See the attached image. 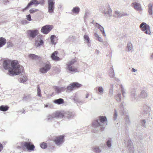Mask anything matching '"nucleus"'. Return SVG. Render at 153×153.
Segmentation results:
<instances>
[{"label": "nucleus", "instance_id": "51", "mask_svg": "<svg viewBox=\"0 0 153 153\" xmlns=\"http://www.w3.org/2000/svg\"><path fill=\"white\" fill-rule=\"evenodd\" d=\"M102 43L106 47H107L109 45V44L107 41H103Z\"/></svg>", "mask_w": 153, "mask_h": 153}, {"label": "nucleus", "instance_id": "16", "mask_svg": "<svg viewBox=\"0 0 153 153\" xmlns=\"http://www.w3.org/2000/svg\"><path fill=\"white\" fill-rule=\"evenodd\" d=\"M24 146L27 149L30 151L34 150L35 148L34 145L30 142H25L24 143Z\"/></svg>", "mask_w": 153, "mask_h": 153}, {"label": "nucleus", "instance_id": "17", "mask_svg": "<svg viewBox=\"0 0 153 153\" xmlns=\"http://www.w3.org/2000/svg\"><path fill=\"white\" fill-rule=\"evenodd\" d=\"M131 6L136 10L138 11L142 10L143 9L140 4L135 2L132 3Z\"/></svg>", "mask_w": 153, "mask_h": 153}, {"label": "nucleus", "instance_id": "35", "mask_svg": "<svg viewBox=\"0 0 153 153\" xmlns=\"http://www.w3.org/2000/svg\"><path fill=\"white\" fill-rule=\"evenodd\" d=\"M126 124L127 126H128L130 124L131 122L128 116L126 115L125 117Z\"/></svg>", "mask_w": 153, "mask_h": 153}, {"label": "nucleus", "instance_id": "30", "mask_svg": "<svg viewBox=\"0 0 153 153\" xmlns=\"http://www.w3.org/2000/svg\"><path fill=\"white\" fill-rule=\"evenodd\" d=\"M84 39L86 41V42L88 44V46H90V41L88 36L86 35H85L84 36Z\"/></svg>", "mask_w": 153, "mask_h": 153}, {"label": "nucleus", "instance_id": "32", "mask_svg": "<svg viewBox=\"0 0 153 153\" xmlns=\"http://www.w3.org/2000/svg\"><path fill=\"white\" fill-rule=\"evenodd\" d=\"M120 87L121 90L122 94L124 97H125L126 94V90L124 88L122 85H120Z\"/></svg>", "mask_w": 153, "mask_h": 153}, {"label": "nucleus", "instance_id": "33", "mask_svg": "<svg viewBox=\"0 0 153 153\" xmlns=\"http://www.w3.org/2000/svg\"><path fill=\"white\" fill-rule=\"evenodd\" d=\"M29 57L31 59L33 60H36L38 59V56L33 54H30L29 55Z\"/></svg>", "mask_w": 153, "mask_h": 153}, {"label": "nucleus", "instance_id": "23", "mask_svg": "<svg viewBox=\"0 0 153 153\" xmlns=\"http://www.w3.org/2000/svg\"><path fill=\"white\" fill-rule=\"evenodd\" d=\"M80 11V8L78 7H74L72 10V12L76 14H79Z\"/></svg>", "mask_w": 153, "mask_h": 153}, {"label": "nucleus", "instance_id": "41", "mask_svg": "<svg viewBox=\"0 0 153 153\" xmlns=\"http://www.w3.org/2000/svg\"><path fill=\"white\" fill-rule=\"evenodd\" d=\"M41 148L43 149H45L47 147L46 143L45 142H43L40 145Z\"/></svg>", "mask_w": 153, "mask_h": 153}, {"label": "nucleus", "instance_id": "7", "mask_svg": "<svg viewBox=\"0 0 153 153\" xmlns=\"http://www.w3.org/2000/svg\"><path fill=\"white\" fill-rule=\"evenodd\" d=\"M140 27L142 30L147 34H150L151 32L149 26L146 23H142L140 25Z\"/></svg>", "mask_w": 153, "mask_h": 153}, {"label": "nucleus", "instance_id": "28", "mask_svg": "<svg viewBox=\"0 0 153 153\" xmlns=\"http://www.w3.org/2000/svg\"><path fill=\"white\" fill-rule=\"evenodd\" d=\"M98 94L102 95L104 93V89L102 86H99L98 88Z\"/></svg>", "mask_w": 153, "mask_h": 153}, {"label": "nucleus", "instance_id": "31", "mask_svg": "<svg viewBox=\"0 0 153 153\" xmlns=\"http://www.w3.org/2000/svg\"><path fill=\"white\" fill-rule=\"evenodd\" d=\"M112 142V140L111 138H109L107 139L106 142V145L108 148H110L111 147Z\"/></svg>", "mask_w": 153, "mask_h": 153}, {"label": "nucleus", "instance_id": "42", "mask_svg": "<svg viewBox=\"0 0 153 153\" xmlns=\"http://www.w3.org/2000/svg\"><path fill=\"white\" fill-rule=\"evenodd\" d=\"M111 71L109 75L111 77H113L114 76V70L113 68H111L110 69Z\"/></svg>", "mask_w": 153, "mask_h": 153}, {"label": "nucleus", "instance_id": "43", "mask_svg": "<svg viewBox=\"0 0 153 153\" xmlns=\"http://www.w3.org/2000/svg\"><path fill=\"white\" fill-rule=\"evenodd\" d=\"M117 110L116 109H114V120H115L117 119Z\"/></svg>", "mask_w": 153, "mask_h": 153}, {"label": "nucleus", "instance_id": "38", "mask_svg": "<svg viewBox=\"0 0 153 153\" xmlns=\"http://www.w3.org/2000/svg\"><path fill=\"white\" fill-rule=\"evenodd\" d=\"M95 26L97 27L99 29H100L101 32H102L103 30H104V29L103 27L97 23H96Z\"/></svg>", "mask_w": 153, "mask_h": 153}, {"label": "nucleus", "instance_id": "13", "mask_svg": "<svg viewBox=\"0 0 153 153\" xmlns=\"http://www.w3.org/2000/svg\"><path fill=\"white\" fill-rule=\"evenodd\" d=\"M102 12L105 16L108 15L109 16H111L112 15V10L109 6L105 7H103L102 8Z\"/></svg>", "mask_w": 153, "mask_h": 153}, {"label": "nucleus", "instance_id": "44", "mask_svg": "<svg viewBox=\"0 0 153 153\" xmlns=\"http://www.w3.org/2000/svg\"><path fill=\"white\" fill-rule=\"evenodd\" d=\"M125 107V105H124V102H123L121 103V104L120 105V110H119V111H122L124 109V108Z\"/></svg>", "mask_w": 153, "mask_h": 153}, {"label": "nucleus", "instance_id": "2", "mask_svg": "<svg viewBox=\"0 0 153 153\" xmlns=\"http://www.w3.org/2000/svg\"><path fill=\"white\" fill-rule=\"evenodd\" d=\"M107 120L105 116H100L99 119L93 122V125L94 127L100 130L101 131L104 130L105 127L107 125Z\"/></svg>", "mask_w": 153, "mask_h": 153}, {"label": "nucleus", "instance_id": "22", "mask_svg": "<svg viewBox=\"0 0 153 153\" xmlns=\"http://www.w3.org/2000/svg\"><path fill=\"white\" fill-rule=\"evenodd\" d=\"M6 42V39L3 37L0 38V48L2 47Z\"/></svg>", "mask_w": 153, "mask_h": 153}, {"label": "nucleus", "instance_id": "59", "mask_svg": "<svg viewBox=\"0 0 153 153\" xmlns=\"http://www.w3.org/2000/svg\"><path fill=\"white\" fill-rule=\"evenodd\" d=\"M95 53L97 54H99L100 53V51L98 50H96L95 51Z\"/></svg>", "mask_w": 153, "mask_h": 153}, {"label": "nucleus", "instance_id": "1", "mask_svg": "<svg viewBox=\"0 0 153 153\" xmlns=\"http://www.w3.org/2000/svg\"><path fill=\"white\" fill-rule=\"evenodd\" d=\"M2 65L5 70H9L8 74L11 76L18 75L22 71L23 68L17 60L11 61L8 59H4Z\"/></svg>", "mask_w": 153, "mask_h": 153}, {"label": "nucleus", "instance_id": "54", "mask_svg": "<svg viewBox=\"0 0 153 153\" xmlns=\"http://www.w3.org/2000/svg\"><path fill=\"white\" fill-rule=\"evenodd\" d=\"M113 94V89H110L109 90V95L111 96H112Z\"/></svg>", "mask_w": 153, "mask_h": 153}, {"label": "nucleus", "instance_id": "49", "mask_svg": "<svg viewBox=\"0 0 153 153\" xmlns=\"http://www.w3.org/2000/svg\"><path fill=\"white\" fill-rule=\"evenodd\" d=\"M27 19L29 21H31L32 19L31 18V16L30 14H28L26 16Z\"/></svg>", "mask_w": 153, "mask_h": 153}, {"label": "nucleus", "instance_id": "12", "mask_svg": "<svg viewBox=\"0 0 153 153\" xmlns=\"http://www.w3.org/2000/svg\"><path fill=\"white\" fill-rule=\"evenodd\" d=\"M52 29V26L48 25L43 26L41 30V32L43 33L47 34Z\"/></svg>", "mask_w": 153, "mask_h": 153}, {"label": "nucleus", "instance_id": "34", "mask_svg": "<svg viewBox=\"0 0 153 153\" xmlns=\"http://www.w3.org/2000/svg\"><path fill=\"white\" fill-rule=\"evenodd\" d=\"M127 49L128 51H132L133 49V46L131 42H128L127 44Z\"/></svg>", "mask_w": 153, "mask_h": 153}, {"label": "nucleus", "instance_id": "46", "mask_svg": "<svg viewBox=\"0 0 153 153\" xmlns=\"http://www.w3.org/2000/svg\"><path fill=\"white\" fill-rule=\"evenodd\" d=\"M146 121L145 120H143L141 121V125L144 127H146Z\"/></svg>", "mask_w": 153, "mask_h": 153}, {"label": "nucleus", "instance_id": "15", "mask_svg": "<svg viewBox=\"0 0 153 153\" xmlns=\"http://www.w3.org/2000/svg\"><path fill=\"white\" fill-rule=\"evenodd\" d=\"M27 33L30 37L32 39L34 38L38 33V30H29L27 31Z\"/></svg>", "mask_w": 153, "mask_h": 153}, {"label": "nucleus", "instance_id": "37", "mask_svg": "<svg viewBox=\"0 0 153 153\" xmlns=\"http://www.w3.org/2000/svg\"><path fill=\"white\" fill-rule=\"evenodd\" d=\"M71 84L74 88L75 87H79L82 86L81 84H80L77 82H73L71 83Z\"/></svg>", "mask_w": 153, "mask_h": 153}, {"label": "nucleus", "instance_id": "62", "mask_svg": "<svg viewBox=\"0 0 153 153\" xmlns=\"http://www.w3.org/2000/svg\"><path fill=\"white\" fill-rule=\"evenodd\" d=\"M150 59L152 60H153V53H152L150 55Z\"/></svg>", "mask_w": 153, "mask_h": 153}, {"label": "nucleus", "instance_id": "11", "mask_svg": "<svg viewBox=\"0 0 153 153\" xmlns=\"http://www.w3.org/2000/svg\"><path fill=\"white\" fill-rule=\"evenodd\" d=\"M43 2H39L37 0L31 1L28 4L27 6L25 8L22 9V11L23 12H24L26 10H27L33 4H35L36 5H37L39 4H42Z\"/></svg>", "mask_w": 153, "mask_h": 153}, {"label": "nucleus", "instance_id": "10", "mask_svg": "<svg viewBox=\"0 0 153 153\" xmlns=\"http://www.w3.org/2000/svg\"><path fill=\"white\" fill-rule=\"evenodd\" d=\"M126 140L127 141V147L128 151L130 153H133L134 151V149L132 142L131 140L128 139L126 140H124V143H125Z\"/></svg>", "mask_w": 153, "mask_h": 153}, {"label": "nucleus", "instance_id": "61", "mask_svg": "<svg viewBox=\"0 0 153 153\" xmlns=\"http://www.w3.org/2000/svg\"><path fill=\"white\" fill-rule=\"evenodd\" d=\"M137 71V70L134 68H132L131 70V71L134 72H135Z\"/></svg>", "mask_w": 153, "mask_h": 153}, {"label": "nucleus", "instance_id": "47", "mask_svg": "<svg viewBox=\"0 0 153 153\" xmlns=\"http://www.w3.org/2000/svg\"><path fill=\"white\" fill-rule=\"evenodd\" d=\"M115 14L117 15L118 17H121L122 16V14L119 11H116L115 12Z\"/></svg>", "mask_w": 153, "mask_h": 153}, {"label": "nucleus", "instance_id": "20", "mask_svg": "<svg viewBox=\"0 0 153 153\" xmlns=\"http://www.w3.org/2000/svg\"><path fill=\"white\" fill-rule=\"evenodd\" d=\"M55 91L58 94L64 91L66 88L65 87H56L55 88Z\"/></svg>", "mask_w": 153, "mask_h": 153}, {"label": "nucleus", "instance_id": "6", "mask_svg": "<svg viewBox=\"0 0 153 153\" xmlns=\"http://www.w3.org/2000/svg\"><path fill=\"white\" fill-rule=\"evenodd\" d=\"M62 117V114L59 113V112H56L53 113L51 114L48 115L47 116V120L49 122L52 121L54 118H59Z\"/></svg>", "mask_w": 153, "mask_h": 153}, {"label": "nucleus", "instance_id": "27", "mask_svg": "<svg viewBox=\"0 0 153 153\" xmlns=\"http://www.w3.org/2000/svg\"><path fill=\"white\" fill-rule=\"evenodd\" d=\"M115 98L118 102H120L121 99V95L120 93H118L115 96Z\"/></svg>", "mask_w": 153, "mask_h": 153}, {"label": "nucleus", "instance_id": "48", "mask_svg": "<svg viewBox=\"0 0 153 153\" xmlns=\"http://www.w3.org/2000/svg\"><path fill=\"white\" fill-rule=\"evenodd\" d=\"M7 47L10 48L11 47L13 46V44L10 42H8L7 44Z\"/></svg>", "mask_w": 153, "mask_h": 153}, {"label": "nucleus", "instance_id": "50", "mask_svg": "<svg viewBox=\"0 0 153 153\" xmlns=\"http://www.w3.org/2000/svg\"><path fill=\"white\" fill-rule=\"evenodd\" d=\"M74 88L72 84H71L70 85L68 86L67 87V89L69 90L70 91L72 90Z\"/></svg>", "mask_w": 153, "mask_h": 153}, {"label": "nucleus", "instance_id": "3", "mask_svg": "<svg viewBox=\"0 0 153 153\" xmlns=\"http://www.w3.org/2000/svg\"><path fill=\"white\" fill-rule=\"evenodd\" d=\"M148 96L147 91L144 90L141 91L140 94L138 96L136 93V91L135 89L132 90L131 92L130 97L131 100L136 101L140 100L141 98H144Z\"/></svg>", "mask_w": 153, "mask_h": 153}, {"label": "nucleus", "instance_id": "53", "mask_svg": "<svg viewBox=\"0 0 153 153\" xmlns=\"http://www.w3.org/2000/svg\"><path fill=\"white\" fill-rule=\"evenodd\" d=\"M94 35L95 37H96L97 39V40H98L99 38L100 37V36L97 34V33H95L94 34Z\"/></svg>", "mask_w": 153, "mask_h": 153}, {"label": "nucleus", "instance_id": "36", "mask_svg": "<svg viewBox=\"0 0 153 153\" xmlns=\"http://www.w3.org/2000/svg\"><path fill=\"white\" fill-rule=\"evenodd\" d=\"M94 152L97 153H100L101 152V149L99 146H96L94 149Z\"/></svg>", "mask_w": 153, "mask_h": 153}, {"label": "nucleus", "instance_id": "19", "mask_svg": "<svg viewBox=\"0 0 153 153\" xmlns=\"http://www.w3.org/2000/svg\"><path fill=\"white\" fill-rule=\"evenodd\" d=\"M58 52L57 51H54L53 53L51 56V58L53 60L57 61L59 60V58L57 56Z\"/></svg>", "mask_w": 153, "mask_h": 153}, {"label": "nucleus", "instance_id": "40", "mask_svg": "<svg viewBox=\"0 0 153 153\" xmlns=\"http://www.w3.org/2000/svg\"><path fill=\"white\" fill-rule=\"evenodd\" d=\"M37 95L38 96H39V97H41L42 95H41V89L39 87V86H38V87H37Z\"/></svg>", "mask_w": 153, "mask_h": 153}, {"label": "nucleus", "instance_id": "55", "mask_svg": "<svg viewBox=\"0 0 153 153\" xmlns=\"http://www.w3.org/2000/svg\"><path fill=\"white\" fill-rule=\"evenodd\" d=\"M3 146L0 143V152H1L3 149Z\"/></svg>", "mask_w": 153, "mask_h": 153}, {"label": "nucleus", "instance_id": "25", "mask_svg": "<svg viewBox=\"0 0 153 153\" xmlns=\"http://www.w3.org/2000/svg\"><path fill=\"white\" fill-rule=\"evenodd\" d=\"M27 80V78L26 76H24L20 78L19 79V81L21 83H25Z\"/></svg>", "mask_w": 153, "mask_h": 153}, {"label": "nucleus", "instance_id": "18", "mask_svg": "<svg viewBox=\"0 0 153 153\" xmlns=\"http://www.w3.org/2000/svg\"><path fill=\"white\" fill-rule=\"evenodd\" d=\"M76 58H75L74 59H72L71 60L68 62L66 64L67 67L66 68H69V67H71L73 66V65L74 63L76 62Z\"/></svg>", "mask_w": 153, "mask_h": 153}, {"label": "nucleus", "instance_id": "57", "mask_svg": "<svg viewBox=\"0 0 153 153\" xmlns=\"http://www.w3.org/2000/svg\"><path fill=\"white\" fill-rule=\"evenodd\" d=\"M55 37V36L54 35H52L51 36V37H50L51 40H52L54 39Z\"/></svg>", "mask_w": 153, "mask_h": 153}, {"label": "nucleus", "instance_id": "21", "mask_svg": "<svg viewBox=\"0 0 153 153\" xmlns=\"http://www.w3.org/2000/svg\"><path fill=\"white\" fill-rule=\"evenodd\" d=\"M67 70L70 73L76 72L77 71V68L74 66L71 67H69V68H67Z\"/></svg>", "mask_w": 153, "mask_h": 153}, {"label": "nucleus", "instance_id": "24", "mask_svg": "<svg viewBox=\"0 0 153 153\" xmlns=\"http://www.w3.org/2000/svg\"><path fill=\"white\" fill-rule=\"evenodd\" d=\"M9 108V107L7 105H1L0 106V111L5 112L7 111Z\"/></svg>", "mask_w": 153, "mask_h": 153}, {"label": "nucleus", "instance_id": "4", "mask_svg": "<svg viewBox=\"0 0 153 153\" xmlns=\"http://www.w3.org/2000/svg\"><path fill=\"white\" fill-rule=\"evenodd\" d=\"M62 114V117L60 118L61 119L64 118L69 120L74 119L75 116V114L74 112L67 111L65 112H59Z\"/></svg>", "mask_w": 153, "mask_h": 153}, {"label": "nucleus", "instance_id": "5", "mask_svg": "<svg viewBox=\"0 0 153 153\" xmlns=\"http://www.w3.org/2000/svg\"><path fill=\"white\" fill-rule=\"evenodd\" d=\"M55 0H48V12L51 14L53 13L55 8Z\"/></svg>", "mask_w": 153, "mask_h": 153}, {"label": "nucleus", "instance_id": "39", "mask_svg": "<svg viewBox=\"0 0 153 153\" xmlns=\"http://www.w3.org/2000/svg\"><path fill=\"white\" fill-rule=\"evenodd\" d=\"M88 14L89 13L87 11L85 12V14L84 16V21L85 23L86 22V21L87 16Z\"/></svg>", "mask_w": 153, "mask_h": 153}, {"label": "nucleus", "instance_id": "56", "mask_svg": "<svg viewBox=\"0 0 153 153\" xmlns=\"http://www.w3.org/2000/svg\"><path fill=\"white\" fill-rule=\"evenodd\" d=\"M99 42H103V39L100 37V38L98 39L97 40Z\"/></svg>", "mask_w": 153, "mask_h": 153}, {"label": "nucleus", "instance_id": "52", "mask_svg": "<svg viewBox=\"0 0 153 153\" xmlns=\"http://www.w3.org/2000/svg\"><path fill=\"white\" fill-rule=\"evenodd\" d=\"M28 23V22L26 20H22L21 22V23L23 25H25Z\"/></svg>", "mask_w": 153, "mask_h": 153}, {"label": "nucleus", "instance_id": "64", "mask_svg": "<svg viewBox=\"0 0 153 153\" xmlns=\"http://www.w3.org/2000/svg\"><path fill=\"white\" fill-rule=\"evenodd\" d=\"M128 15V14L127 13H124L123 14H122V16H127Z\"/></svg>", "mask_w": 153, "mask_h": 153}, {"label": "nucleus", "instance_id": "58", "mask_svg": "<svg viewBox=\"0 0 153 153\" xmlns=\"http://www.w3.org/2000/svg\"><path fill=\"white\" fill-rule=\"evenodd\" d=\"M102 33V34H103V36H106V34L105 32V31H104V30L102 31L101 32Z\"/></svg>", "mask_w": 153, "mask_h": 153}, {"label": "nucleus", "instance_id": "29", "mask_svg": "<svg viewBox=\"0 0 153 153\" xmlns=\"http://www.w3.org/2000/svg\"><path fill=\"white\" fill-rule=\"evenodd\" d=\"M152 6L151 3H149L148 5V12L149 14L150 15H152L153 14V11L152 10Z\"/></svg>", "mask_w": 153, "mask_h": 153}, {"label": "nucleus", "instance_id": "8", "mask_svg": "<svg viewBox=\"0 0 153 153\" xmlns=\"http://www.w3.org/2000/svg\"><path fill=\"white\" fill-rule=\"evenodd\" d=\"M64 136H59L55 138L54 140L55 144L58 146H60L64 142Z\"/></svg>", "mask_w": 153, "mask_h": 153}, {"label": "nucleus", "instance_id": "60", "mask_svg": "<svg viewBox=\"0 0 153 153\" xmlns=\"http://www.w3.org/2000/svg\"><path fill=\"white\" fill-rule=\"evenodd\" d=\"M51 43L52 45H55V42L54 40V39L52 40H51Z\"/></svg>", "mask_w": 153, "mask_h": 153}, {"label": "nucleus", "instance_id": "14", "mask_svg": "<svg viewBox=\"0 0 153 153\" xmlns=\"http://www.w3.org/2000/svg\"><path fill=\"white\" fill-rule=\"evenodd\" d=\"M51 66L50 64H46L43 67L39 69V71L42 74L46 73L51 68Z\"/></svg>", "mask_w": 153, "mask_h": 153}, {"label": "nucleus", "instance_id": "9", "mask_svg": "<svg viewBox=\"0 0 153 153\" xmlns=\"http://www.w3.org/2000/svg\"><path fill=\"white\" fill-rule=\"evenodd\" d=\"M42 38V36L39 35L36 38L35 42L36 46L39 47L43 45L44 42Z\"/></svg>", "mask_w": 153, "mask_h": 153}, {"label": "nucleus", "instance_id": "45", "mask_svg": "<svg viewBox=\"0 0 153 153\" xmlns=\"http://www.w3.org/2000/svg\"><path fill=\"white\" fill-rule=\"evenodd\" d=\"M39 10L38 9L32 8L30 9L29 10V12L30 13H33Z\"/></svg>", "mask_w": 153, "mask_h": 153}, {"label": "nucleus", "instance_id": "26", "mask_svg": "<svg viewBox=\"0 0 153 153\" xmlns=\"http://www.w3.org/2000/svg\"><path fill=\"white\" fill-rule=\"evenodd\" d=\"M64 101L62 98H59L54 100V102L59 105L62 104L64 103Z\"/></svg>", "mask_w": 153, "mask_h": 153}, {"label": "nucleus", "instance_id": "63", "mask_svg": "<svg viewBox=\"0 0 153 153\" xmlns=\"http://www.w3.org/2000/svg\"><path fill=\"white\" fill-rule=\"evenodd\" d=\"M147 110H146V111H150V109H150V107H149V106H147Z\"/></svg>", "mask_w": 153, "mask_h": 153}]
</instances>
